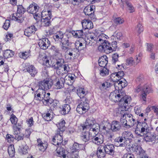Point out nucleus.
I'll return each instance as SVG.
<instances>
[{"label": "nucleus", "mask_w": 158, "mask_h": 158, "mask_svg": "<svg viewBox=\"0 0 158 158\" xmlns=\"http://www.w3.org/2000/svg\"><path fill=\"white\" fill-rule=\"evenodd\" d=\"M143 135H145L144 139L146 142H152L154 141L156 136L151 131L147 132Z\"/></svg>", "instance_id": "nucleus-22"}, {"label": "nucleus", "mask_w": 158, "mask_h": 158, "mask_svg": "<svg viewBox=\"0 0 158 158\" xmlns=\"http://www.w3.org/2000/svg\"><path fill=\"white\" fill-rule=\"evenodd\" d=\"M79 55L80 52L77 48H69L65 52V56L67 59L71 60L78 57Z\"/></svg>", "instance_id": "nucleus-6"}, {"label": "nucleus", "mask_w": 158, "mask_h": 158, "mask_svg": "<svg viewBox=\"0 0 158 158\" xmlns=\"http://www.w3.org/2000/svg\"><path fill=\"white\" fill-rule=\"evenodd\" d=\"M14 54V52L9 49L5 50L3 52V56L5 59L10 58L12 57Z\"/></svg>", "instance_id": "nucleus-36"}, {"label": "nucleus", "mask_w": 158, "mask_h": 158, "mask_svg": "<svg viewBox=\"0 0 158 158\" xmlns=\"http://www.w3.org/2000/svg\"><path fill=\"white\" fill-rule=\"evenodd\" d=\"M141 91L140 98L143 101V103L145 104L146 102L147 95L151 92L152 89L151 88L147 85L143 86L142 89H141L140 86H138L135 89V92H139Z\"/></svg>", "instance_id": "nucleus-4"}, {"label": "nucleus", "mask_w": 158, "mask_h": 158, "mask_svg": "<svg viewBox=\"0 0 158 158\" xmlns=\"http://www.w3.org/2000/svg\"><path fill=\"white\" fill-rule=\"evenodd\" d=\"M42 61H43L42 63L43 65H46L47 67H49L51 65V63H50L49 60L46 56H45L43 57L42 59Z\"/></svg>", "instance_id": "nucleus-45"}, {"label": "nucleus", "mask_w": 158, "mask_h": 158, "mask_svg": "<svg viewBox=\"0 0 158 158\" xmlns=\"http://www.w3.org/2000/svg\"><path fill=\"white\" fill-rule=\"evenodd\" d=\"M8 152L9 156L13 157L15 155V150L14 145H10L8 148Z\"/></svg>", "instance_id": "nucleus-47"}, {"label": "nucleus", "mask_w": 158, "mask_h": 158, "mask_svg": "<svg viewBox=\"0 0 158 158\" xmlns=\"http://www.w3.org/2000/svg\"><path fill=\"white\" fill-rule=\"evenodd\" d=\"M115 37L118 40H120L123 38L122 33L120 32L116 31L113 35V36Z\"/></svg>", "instance_id": "nucleus-56"}, {"label": "nucleus", "mask_w": 158, "mask_h": 158, "mask_svg": "<svg viewBox=\"0 0 158 158\" xmlns=\"http://www.w3.org/2000/svg\"><path fill=\"white\" fill-rule=\"evenodd\" d=\"M103 147L102 145L99 146L98 148L97 154L98 157L100 158H103L105 156V151H103L102 148Z\"/></svg>", "instance_id": "nucleus-37"}, {"label": "nucleus", "mask_w": 158, "mask_h": 158, "mask_svg": "<svg viewBox=\"0 0 158 158\" xmlns=\"http://www.w3.org/2000/svg\"><path fill=\"white\" fill-rule=\"evenodd\" d=\"M135 150L137 154L140 156H141L142 155L145 153V151L140 146H136L135 148Z\"/></svg>", "instance_id": "nucleus-48"}, {"label": "nucleus", "mask_w": 158, "mask_h": 158, "mask_svg": "<svg viewBox=\"0 0 158 158\" xmlns=\"http://www.w3.org/2000/svg\"><path fill=\"white\" fill-rule=\"evenodd\" d=\"M135 65V63L133 58L132 57H130L127 59L126 60V64L131 66L133 64Z\"/></svg>", "instance_id": "nucleus-58"}, {"label": "nucleus", "mask_w": 158, "mask_h": 158, "mask_svg": "<svg viewBox=\"0 0 158 158\" xmlns=\"http://www.w3.org/2000/svg\"><path fill=\"white\" fill-rule=\"evenodd\" d=\"M69 39L68 37H66L62 39L60 41L61 43V48L62 50L65 51L69 49L71 44V43L69 42Z\"/></svg>", "instance_id": "nucleus-17"}, {"label": "nucleus", "mask_w": 158, "mask_h": 158, "mask_svg": "<svg viewBox=\"0 0 158 158\" xmlns=\"http://www.w3.org/2000/svg\"><path fill=\"white\" fill-rule=\"evenodd\" d=\"M108 36L104 34H102L97 37V45H98V50L101 52H103V48L105 45H106L107 42L108 41L106 40Z\"/></svg>", "instance_id": "nucleus-5"}, {"label": "nucleus", "mask_w": 158, "mask_h": 158, "mask_svg": "<svg viewBox=\"0 0 158 158\" xmlns=\"http://www.w3.org/2000/svg\"><path fill=\"white\" fill-rule=\"evenodd\" d=\"M26 69L31 76L34 77L37 73L38 71L37 69L32 65H28L26 66Z\"/></svg>", "instance_id": "nucleus-27"}, {"label": "nucleus", "mask_w": 158, "mask_h": 158, "mask_svg": "<svg viewBox=\"0 0 158 158\" xmlns=\"http://www.w3.org/2000/svg\"><path fill=\"white\" fill-rule=\"evenodd\" d=\"M52 18L46 17L44 18H41V20L43 25L46 27L49 26L51 24L50 19Z\"/></svg>", "instance_id": "nucleus-41"}, {"label": "nucleus", "mask_w": 158, "mask_h": 158, "mask_svg": "<svg viewBox=\"0 0 158 158\" xmlns=\"http://www.w3.org/2000/svg\"><path fill=\"white\" fill-rule=\"evenodd\" d=\"M124 81L122 80L116 81L114 79H113V81L115 82L114 84V87L115 89H117L119 91L122 90V89L125 87L127 85V83L124 79H123Z\"/></svg>", "instance_id": "nucleus-11"}, {"label": "nucleus", "mask_w": 158, "mask_h": 158, "mask_svg": "<svg viewBox=\"0 0 158 158\" xmlns=\"http://www.w3.org/2000/svg\"><path fill=\"white\" fill-rule=\"evenodd\" d=\"M12 19L16 21L19 23H21L23 20L22 15L18 13H14L12 17Z\"/></svg>", "instance_id": "nucleus-34"}, {"label": "nucleus", "mask_w": 158, "mask_h": 158, "mask_svg": "<svg viewBox=\"0 0 158 158\" xmlns=\"http://www.w3.org/2000/svg\"><path fill=\"white\" fill-rule=\"evenodd\" d=\"M36 29L34 26H31L25 30L24 34L26 36L28 37L30 36L35 33Z\"/></svg>", "instance_id": "nucleus-28"}, {"label": "nucleus", "mask_w": 158, "mask_h": 158, "mask_svg": "<svg viewBox=\"0 0 158 158\" xmlns=\"http://www.w3.org/2000/svg\"><path fill=\"white\" fill-rule=\"evenodd\" d=\"M81 128L82 130H87L89 131H93L96 134L98 130V128H96V126L95 123V121L92 118H87L85 122L81 125Z\"/></svg>", "instance_id": "nucleus-3"}, {"label": "nucleus", "mask_w": 158, "mask_h": 158, "mask_svg": "<svg viewBox=\"0 0 158 158\" xmlns=\"http://www.w3.org/2000/svg\"><path fill=\"white\" fill-rule=\"evenodd\" d=\"M64 149L61 147H59L56 149V153L57 156H62L63 158H64L66 156V155H64Z\"/></svg>", "instance_id": "nucleus-46"}, {"label": "nucleus", "mask_w": 158, "mask_h": 158, "mask_svg": "<svg viewBox=\"0 0 158 158\" xmlns=\"http://www.w3.org/2000/svg\"><path fill=\"white\" fill-rule=\"evenodd\" d=\"M91 132L88 131H85L83 132L82 135L81 136L82 140L85 142H88L89 140V133Z\"/></svg>", "instance_id": "nucleus-38"}, {"label": "nucleus", "mask_w": 158, "mask_h": 158, "mask_svg": "<svg viewBox=\"0 0 158 158\" xmlns=\"http://www.w3.org/2000/svg\"><path fill=\"white\" fill-rule=\"evenodd\" d=\"M39 8V6L36 3L33 2L29 5L27 9V11L30 13L34 14L37 12Z\"/></svg>", "instance_id": "nucleus-20"}, {"label": "nucleus", "mask_w": 158, "mask_h": 158, "mask_svg": "<svg viewBox=\"0 0 158 158\" xmlns=\"http://www.w3.org/2000/svg\"><path fill=\"white\" fill-rule=\"evenodd\" d=\"M45 90L39 87L35 93L34 99L39 100H43L45 96Z\"/></svg>", "instance_id": "nucleus-14"}, {"label": "nucleus", "mask_w": 158, "mask_h": 158, "mask_svg": "<svg viewBox=\"0 0 158 158\" xmlns=\"http://www.w3.org/2000/svg\"><path fill=\"white\" fill-rule=\"evenodd\" d=\"M52 113V110L51 109L47 110V112L42 114L43 118L44 120L47 121H50L52 118V115L51 114Z\"/></svg>", "instance_id": "nucleus-33"}, {"label": "nucleus", "mask_w": 158, "mask_h": 158, "mask_svg": "<svg viewBox=\"0 0 158 158\" xmlns=\"http://www.w3.org/2000/svg\"><path fill=\"white\" fill-rule=\"evenodd\" d=\"M100 74L102 76H105L108 74L109 70L105 67L101 68L100 70Z\"/></svg>", "instance_id": "nucleus-50"}, {"label": "nucleus", "mask_w": 158, "mask_h": 158, "mask_svg": "<svg viewBox=\"0 0 158 158\" xmlns=\"http://www.w3.org/2000/svg\"><path fill=\"white\" fill-rule=\"evenodd\" d=\"M28 151V147L27 145L23 146L20 150V152L23 154H25L27 153Z\"/></svg>", "instance_id": "nucleus-53"}, {"label": "nucleus", "mask_w": 158, "mask_h": 158, "mask_svg": "<svg viewBox=\"0 0 158 158\" xmlns=\"http://www.w3.org/2000/svg\"><path fill=\"white\" fill-rule=\"evenodd\" d=\"M54 69L56 70V73L59 76H62L63 75L64 71L63 70L62 67L59 68L58 67L54 66Z\"/></svg>", "instance_id": "nucleus-51"}, {"label": "nucleus", "mask_w": 158, "mask_h": 158, "mask_svg": "<svg viewBox=\"0 0 158 158\" xmlns=\"http://www.w3.org/2000/svg\"><path fill=\"white\" fill-rule=\"evenodd\" d=\"M52 11L51 10H43L41 13L42 18H44L46 17H52Z\"/></svg>", "instance_id": "nucleus-42"}, {"label": "nucleus", "mask_w": 158, "mask_h": 158, "mask_svg": "<svg viewBox=\"0 0 158 158\" xmlns=\"http://www.w3.org/2000/svg\"><path fill=\"white\" fill-rule=\"evenodd\" d=\"M124 75V72L122 71H120L117 73H112L110 76V78L113 81V79H115L116 81L120 80L123 79L122 77Z\"/></svg>", "instance_id": "nucleus-26"}, {"label": "nucleus", "mask_w": 158, "mask_h": 158, "mask_svg": "<svg viewBox=\"0 0 158 158\" xmlns=\"http://www.w3.org/2000/svg\"><path fill=\"white\" fill-rule=\"evenodd\" d=\"M98 39L95 36L90 35L85 39L86 45L88 46H94L96 44H97Z\"/></svg>", "instance_id": "nucleus-8"}, {"label": "nucleus", "mask_w": 158, "mask_h": 158, "mask_svg": "<svg viewBox=\"0 0 158 158\" xmlns=\"http://www.w3.org/2000/svg\"><path fill=\"white\" fill-rule=\"evenodd\" d=\"M65 122L64 120L62 119L60 122L56 124L58 128L56 131L62 133L65 130Z\"/></svg>", "instance_id": "nucleus-32"}, {"label": "nucleus", "mask_w": 158, "mask_h": 158, "mask_svg": "<svg viewBox=\"0 0 158 158\" xmlns=\"http://www.w3.org/2000/svg\"><path fill=\"white\" fill-rule=\"evenodd\" d=\"M117 43L116 41L111 43L110 44L109 42H107L106 45H105L104 47L103 52L109 54L113 51H115L117 48Z\"/></svg>", "instance_id": "nucleus-7"}, {"label": "nucleus", "mask_w": 158, "mask_h": 158, "mask_svg": "<svg viewBox=\"0 0 158 158\" xmlns=\"http://www.w3.org/2000/svg\"><path fill=\"white\" fill-rule=\"evenodd\" d=\"M78 151H71V157L72 158H79Z\"/></svg>", "instance_id": "nucleus-64"}, {"label": "nucleus", "mask_w": 158, "mask_h": 158, "mask_svg": "<svg viewBox=\"0 0 158 158\" xmlns=\"http://www.w3.org/2000/svg\"><path fill=\"white\" fill-rule=\"evenodd\" d=\"M55 82L54 84L55 88L56 89H60L64 87L65 79L63 77H60L57 79Z\"/></svg>", "instance_id": "nucleus-18"}, {"label": "nucleus", "mask_w": 158, "mask_h": 158, "mask_svg": "<svg viewBox=\"0 0 158 158\" xmlns=\"http://www.w3.org/2000/svg\"><path fill=\"white\" fill-rule=\"evenodd\" d=\"M52 85V81L48 80H44L39 82V87L45 90L50 89Z\"/></svg>", "instance_id": "nucleus-9"}, {"label": "nucleus", "mask_w": 158, "mask_h": 158, "mask_svg": "<svg viewBox=\"0 0 158 158\" xmlns=\"http://www.w3.org/2000/svg\"><path fill=\"white\" fill-rule=\"evenodd\" d=\"M26 10L22 5L17 6V13L21 14L22 15L25 12Z\"/></svg>", "instance_id": "nucleus-55"}, {"label": "nucleus", "mask_w": 158, "mask_h": 158, "mask_svg": "<svg viewBox=\"0 0 158 158\" xmlns=\"http://www.w3.org/2000/svg\"><path fill=\"white\" fill-rule=\"evenodd\" d=\"M108 62V58L106 56L100 58L98 60L99 65L102 67H105Z\"/></svg>", "instance_id": "nucleus-31"}, {"label": "nucleus", "mask_w": 158, "mask_h": 158, "mask_svg": "<svg viewBox=\"0 0 158 158\" xmlns=\"http://www.w3.org/2000/svg\"><path fill=\"white\" fill-rule=\"evenodd\" d=\"M110 99L114 102H119L118 105L119 106L118 109V111H124L126 106L131 100V98L130 96L125 95V94L123 91H119L117 89H115L114 92H112L110 95Z\"/></svg>", "instance_id": "nucleus-1"}, {"label": "nucleus", "mask_w": 158, "mask_h": 158, "mask_svg": "<svg viewBox=\"0 0 158 158\" xmlns=\"http://www.w3.org/2000/svg\"><path fill=\"white\" fill-rule=\"evenodd\" d=\"M82 106L80 104L77 106L76 109L77 112L80 114H82L85 113L88 110H85L83 107H82Z\"/></svg>", "instance_id": "nucleus-43"}, {"label": "nucleus", "mask_w": 158, "mask_h": 158, "mask_svg": "<svg viewBox=\"0 0 158 158\" xmlns=\"http://www.w3.org/2000/svg\"><path fill=\"white\" fill-rule=\"evenodd\" d=\"M125 109L124 111H121L122 115L121 117L120 122L123 127L129 128L136 124L138 121L135 120L133 116L131 114H125Z\"/></svg>", "instance_id": "nucleus-2"}, {"label": "nucleus", "mask_w": 158, "mask_h": 158, "mask_svg": "<svg viewBox=\"0 0 158 158\" xmlns=\"http://www.w3.org/2000/svg\"><path fill=\"white\" fill-rule=\"evenodd\" d=\"M136 29L138 33L139 34L140 33L143 31V27L142 24L140 23H139L137 25Z\"/></svg>", "instance_id": "nucleus-60"}, {"label": "nucleus", "mask_w": 158, "mask_h": 158, "mask_svg": "<svg viewBox=\"0 0 158 158\" xmlns=\"http://www.w3.org/2000/svg\"><path fill=\"white\" fill-rule=\"evenodd\" d=\"M6 139L9 143H11L15 139V137L13 135L7 134L6 136Z\"/></svg>", "instance_id": "nucleus-61"}, {"label": "nucleus", "mask_w": 158, "mask_h": 158, "mask_svg": "<svg viewBox=\"0 0 158 158\" xmlns=\"http://www.w3.org/2000/svg\"><path fill=\"white\" fill-rule=\"evenodd\" d=\"M134 110L136 114L138 115L139 114V116H141L142 117H143V113H141V114H140L141 110L139 107L137 106H136L134 108Z\"/></svg>", "instance_id": "nucleus-59"}, {"label": "nucleus", "mask_w": 158, "mask_h": 158, "mask_svg": "<svg viewBox=\"0 0 158 158\" xmlns=\"http://www.w3.org/2000/svg\"><path fill=\"white\" fill-rule=\"evenodd\" d=\"M82 27L85 29H90L93 28V23L89 20L85 19L81 22Z\"/></svg>", "instance_id": "nucleus-25"}, {"label": "nucleus", "mask_w": 158, "mask_h": 158, "mask_svg": "<svg viewBox=\"0 0 158 158\" xmlns=\"http://www.w3.org/2000/svg\"><path fill=\"white\" fill-rule=\"evenodd\" d=\"M62 133L56 131V135L52 139V143L55 145H59L63 142Z\"/></svg>", "instance_id": "nucleus-15"}, {"label": "nucleus", "mask_w": 158, "mask_h": 158, "mask_svg": "<svg viewBox=\"0 0 158 158\" xmlns=\"http://www.w3.org/2000/svg\"><path fill=\"white\" fill-rule=\"evenodd\" d=\"M30 53L28 52H20L19 53V56L24 59H27L29 56Z\"/></svg>", "instance_id": "nucleus-52"}, {"label": "nucleus", "mask_w": 158, "mask_h": 158, "mask_svg": "<svg viewBox=\"0 0 158 158\" xmlns=\"http://www.w3.org/2000/svg\"><path fill=\"white\" fill-rule=\"evenodd\" d=\"M118 54L117 53H114L112 55V62L113 64H115L118 61Z\"/></svg>", "instance_id": "nucleus-54"}, {"label": "nucleus", "mask_w": 158, "mask_h": 158, "mask_svg": "<svg viewBox=\"0 0 158 158\" xmlns=\"http://www.w3.org/2000/svg\"><path fill=\"white\" fill-rule=\"evenodd\" d=\"M104 139V136L102 135L99 134L93 137L92 139V141L94 143L98 145L103 143Z\"/></svg>", "instance_id": "nucleus-16"}, {"label": "nucleus", "mask_w": 158, "mask_h": 158, "mask_svg": "<svg viewBox=\"0 0 158 158\" xmlns=\"http://www.w3.org/2000/svg\"><path fill=\"white\" fill-rule=\"evenodd\" d=\"M37 147L39 150L42 152H44L45 151L48 147V143L47 142H43L40 139H38L37 140Z\"/></svg>", "instance_id": "nucleus-21"}, {"label": "nucleus", "mask_w": 158, "mask_h": 158, "mask_svg": "<svg viewBox=\"0 0 158 158\" xmlns=\"http://www.w3.org/2000/svg\"><path fill=\"white\" fill-rule=\"evenodd\" d=\"M10 21L9 20H6L3 25V27L4 29L7 30L10 27Z\"/></svg>", "instance_id": "nucleus-63"}, {"label": "nucleus", "mask_w": 158, "mask_h": 158, "mask_svg": "<svg viewBox=\"0 0 158 158\" xmlns=\"http://www.w3.org/2000/svg\"><path fill=\"white\" fill-rule=\"evenodd\" d=\"M77 94L81 98H85L84 96L85 95V91L84 88H79L77 89Z\"/></svg>", "instance_id": "nucleus-40"}, {"label": "nucleus", "mask_w": 158, "mask_h": 158, "mask_svg": "<svg viewBox=\"0 0 158 158\" xmlns=\"http://www.w3.org/2000/svg\"><path fill=\"white\" fill-rule=\"evenodd\" d=\"M84 147V145L82 144H80L77 143H74L72 148L71 151H78L79 150H84L85 149V147L84 149L82 148Z\"/></svg>", "instance_id": "nucleus-35"}, {"label": "nucleus", "mask_w": 158, "mask_h": 158, "mask_svg": "<svg viewBox=\"0 0 158 158\" xmlns=\"http://www.w3.org/2000/svg\"><path fill=\"white\" fill-rule=\"evenodd\" d=\"M121 128L119 122L114 120L112 122L111 125V129L112 131L116 132L119 131Z\"/></svg>", "instance_id": "nucleus-24"}, {"label": "nucleus", "mask_w": 158, "mask_h": 158, "mask_svg": "<svg viewBox=\"0 0 158 158\" xmlns=\"http://www.w3.org/2000/svg\"><path fill=\"white\" fill-rule=\"evenodd\" d=\"M113 18L114 23L117 25L122 24L124 22L123 19L120 17H116L114 16Z\"/></svg>", "instance_id": "nucleus-49"}, {"label": "nucleus", "mask_w": 158, "mask_h": 158, "mask_svg": "<svg viewBox=\"0 0 158 158\" xmlns=\"http://www.w3.org/2000/svg\"><path fill=\"white\" fill-rule=\"evenodd\" d=\"M22 127L21 124L20 123H16L13 126V130H21V128Z\"/></svg>", "instance_id": "nucleus-62"}, {"label": "nucleus", "mask_w": 158, "mask_h": 158, "mask_svg": "<svg viewBox=\"0 0 158 158\" xmlns=\"http://www.w3.org/2000/svg\"><path fill=\"white\" fill-rule=\"evenodd\" d=\"M10 119L11 123L14 125L16 124L18 120L17 118L13 114L11 115Z\"/></svg>", "instance_id": "nucleus-57"}, {"label": "nucleus", "mask_w": 158, "mask_h": 158, "mask_svg": "<svg viewBox=\"0 0 158 158\" xmlns=\"http://www.w3.org/2000/svg\"><path fill=\"white\" fill-rule=\"evenodd\" d=\"M106 153L108 154L113 155L114 153V147L113 144H107L103 147Z\"/></svg>", "instance_id": "nucleus-23"}, {"label": "nucleus", "mask_w": 158, "mask_h": 158, "mask_svg": "<svg viewBox=\"0 0 158 158\" xmlns=\"http://www.w3.org/2000/svg\"><path fill=\"white\" fill-rule=\"evenodd\" d=\"M50 42L48 39L44 38L39 40L38 44L41 49L46 50L50 45Z\"/></svg>", "instance_id": "nucleus-13"}, {"label": "nucleus", "mask_w": 158, "mask_h": 158, "mask_svg": "<svg viewBox=\"0 0 158 158\" xmlns=\"http://www.w3.org/2000/svg\"><path fill=\"white\" fill-rule=\"evenodd\" d=\"M64 63V60L62 58L56 59L55 64L53 65V68H54V66L58 67L59 68L62 67L63 64Z\"/></svg>", "instance_id": "nucleus-39"}, {"label": "nucleus", "mask_w": 158, "mask_h": 158, "mask_svg": "<svg viewBox=\"0 0 158 158\" xmlns=\"http://www.w3.org/2000/svg\"><path fill=\"white\" fill-rule=\"evenodd\" d=\"M114 143L117 147H125L128 145L122 135L116 137L114 140Z\"/></svg>", "instance_id": "nucleus-10"}, {"label": "nucleus", "mask_w": 158, "mask_h": 158, "mask_svg": "<svg viewBox=\"0 0 158 158\" xmlns=\"http://www.w3.org/2000/svg\"><path fill=\"white\" fill-rule=\"evenodd\" d=\"M94 6H88L86 7L84 10V12L86 15L89 16V17L92 20L95 18L94 12Z\"/></svg>", "instance_id": "nucleus-12"}, {"label": "nucleus", "mask_w": 158, "mask_h": 158, "mask_svg": "<svg viewBox=\"0 0 158 158\" xmlns=\"http://www.w3.org/2000/svg\"><path fill=\"white\" fill-rule=\"evenodd\" d=\"M122 135L128 145H129L131 139L133 138V135L132 133L130 131H125L122 133Z\"/></svg>", "instance_id": "nucleus-19"}, {"label": "nucleus", "mask_w": 158, "mask_h": 158, "mask_svg": "<svg viewBox=\"0 0 158 158\" xmlns=\"http://www.w3.org/2000/svg\"><path fill=\"white\" fill-rule=\"evenodd\" d=\"M60 112L62 115H65L69 113L71 110L70 105L68 104H64L62 107H60Z\"/></svg>", "instance_id": "nucleus-30"}, {"label": "nucleus", "mask_w": 158, "mask_h": 158, "mask_svg": "<svg viewBox=\"0 0 158 158\" xmlns=\"http://www.w3.org/2000/svg\"><path fill=\"white\" fill-rule=\"evenodd\" d=\"M81 106H82V107H83L85 110H88L89 108V106L88 103L86 101V98H83L81 100V103L79 104Z\"/></svg>", "instance_id": "nucleus-44"}, {"label": "nucleus", "mask_w": 158, "mask_h": 158, "mask_svg": "<svg viewBox=\"0 0 158 158\" xmlns=\"http://www.w3.org/2000/svg\"><path fill=\"white\" fill-rule=\"evenodd\" d=\"M139 124H140L139 127L140 129L141 132L143 134L150 131L149 127L146 123L144 122L141 123L139 122Z\"/></svg>", "instance_id": "nucleus-29"}]
</instances>
